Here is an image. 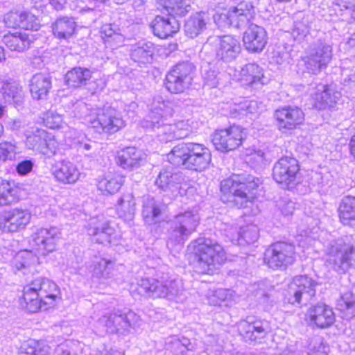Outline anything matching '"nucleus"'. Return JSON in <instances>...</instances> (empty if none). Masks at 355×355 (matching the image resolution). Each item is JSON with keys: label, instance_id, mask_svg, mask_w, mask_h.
Wrapping results in <instances>:
<instances>
[{"label": "nucleus", "instance_id": "f257e3e1", "mask_svg": "<svg viewBox=\"0 0 355 355\" xmlns=\"http://www.w3.org/2000/svg\"><path fill=\"white\" fill-rule=\"evenodd\" d=\"M21 304L29 312L46 311L55 305L60 297V289L53 281L37 277L24 287Z\"/></svg>", "mask_w": 355, "mask_h": 355}, {"label": "nucleus", "instance_id": "f03ea898", "mask_svg": "<svg viewBox=\"0 0 355 355\" xmlns=\"http://www.w3.org/2000/svg\"><path fill=\"white\" fill-rule=\"evenodd\" d=\"M168 161L175 166L202 171L211 162L210 150L196 142H182L175 146L167 155Z\"/></svg>", "mask_w": 355, "mask_h": 355}, {"label": "nucleus", "instance_id": "7ed1b4c3", "mask_svg": "<svg viewBox=\"0 0 355 355\" xmlns=\"http://www.w3.org/2000/svg\"><path fill=\"white\" fill-rule=\"evenodd\" d=\"M139 291L147 297L164 298L182 302L186 299V292L181 280L168 274H157L155 277L141 278L138 282Z\"/></svg>", "mask_w": 355, "mask_h": 355}, {"label": "nucleus", "instance_id": "20e7f679", "mask_svg": "<svg viewBox=\"0 0 355 355\" xmlns=\"http://www.w3.org/2000/svg\"><path fill=\"white\" fill-rule=\"evenodd\" d=\"M261 184L259 178L250 174L233 175L220 183L221 200L239 208L245 207L252 198L251 193Z\"/></svg>", "mask_w": 355, "mask_h": 355}, {"label": "nucleus", "instance_id": "39448f33", "mask_svg": "<svg viewBox=\"0 0 355 355\" xmlns=\"http://www.w3.org/2000/svg\"><path fill=\"white\" fill-rule=\"evenodd\" d=\"M193 254V264L198 273L209 274L213 272L216 264L225 260L223 247L209 238L199 237L188 246Z\"/></svg>", "mask_w": 355, "mask_h": 355}, {"label": "nucleus", "instance_id": "423d86ee", "mask_svg": "<svg viewBox=\"0 0 355 355\" xmlns=\"http://www.w3.org/2000/svg\"><path fill=\"white\" fill-rule=\"evenodd\" d=\"M168 12L166 16L155 17L152 21L151 28L155 35L164 39L173 36L178 33L180 24L177 16L186 15L191 10L189 0H156Z\"/></svg>", "mask_w": 355, "mask_h": 355}, {"label": "nucleus", "instance_id": "0eeeda50", "mask_svg": "<svg viewBox=\"0 0 355 355\" xmlns=\"http://www.w3.org/2000/svg\"><path fill=\"white\" fill-rule=\"evenodd\" d=\"M139 315L132 310L114 309L101 317L96 322L97 328L111 334L127 335L131 329L141 325Z\"/></svg>", "mask_w": 355, "mask_h": 355}, {"label": "nucleus", "instance_id": "6e6552de", "mask_svg": "<svg viewBox=\"0 0 355 355\" xmlns=\"http://www.w3.org/2000/svg\"><path fill=\"white\" fill-rule=\"evenodd\" d=\"M326 264L338 275H345L355 269V247L342 239L329 244L326 250Z\"/></svg>", "mask_w": 355, "mask_h": 355}, {"label": "nucleus", "instance_id": "1a4fd4ad", "mask_svg": "<svg viewBox=\"0 0 355 355\" xmlns=\"http://www.w3.org/2000/svg\"><path fill=\"white\" fill-rule=\"evenodd\" d=\"M332 58L331 41L327 37H320L309 46L302 60L308 72L316 75L328 67Z\"/></svg>", "mask_w": 355, "mask_h": 355}, {"label": "nucleus", "instance_id": "9d476101", "mask_svg": "<svg viewBox=\"0 0 355 355\" xmlns=\"http://www.w3.org/2000/svg\"><path fill=\"white\" fill-rule=\"evenodd\" d=\"M199 223L198 215L191 211L177 214L168 222V243L182 245L196 231Z\"/></svg>", "mask_w": 355, "mask_h": 355}, {"label": "nucleus", "instance_id": "9b49d317", "mask_svg": "<svg viewBox=\"0 0 355 355\" xmlns=\"http://www.w3.org/2000/svg\"><path fill=\"white\" fill-rule=\"evenodd\" d=\"M316 281L306 275L296 276L288 286L286 300L293 305H306L315 295Z\"/></svg>", "mask_w": 355, "mask_h": 355}, {"label": "nucleus", "instance_id": "f8f14e48", "mask_svg": "<svg viewBox=\"0 0 355 355\" xmlns=\"http://www.w3.org/2000/svg\"><path fill=\"white\" fill-rule=\"evenodd\" d=\"M195 70L191 62H179L166 76V88L173 94L183 92L191 85Z\"/></svg>", "mask_w": 355, "mask_h": 355}, {"label": "nucleus", "instance_id": "ddd939ff", "mask_svg": "<svg viewBox=\"0 0 355 355\" xmlns=\"http://www.w3.org/2000/svg\"><path fill=\"white\" fill-rule=\"evenodd\" d=\"M211 46L215 49L216 59L225 62L233 61L241 52L239 41L231 35L209 37L203 49L207 50Z\"/></svg>", "mask_w": 355, "mask_h": 355}, {"label": "nucleus", "instance_id": "4468645a", "mask_svg": "<svg viewBox=\"0 0 355 355\" xmlns=\"http://www.w3.org/2000/svg\"><path fill=\"white\" fill-rule=\"evenodd\" d=\"M92 127L98 133L113 134L125 126L121 114L115 108L104 106L96 110V117L89 119Z\"/></svg>", "mask_w": 355, "mask_h": 355}, {"label": "nucleus", "instance_id": "2eb2a0df", "mask_svg": "<svg viewBox=\"0 0 355 355\" xmlns=\"http://www.w3.org/2000/svg\"><path fill=\"white\" fill-rule=\"evenodd\" d=\"M173 115L171 103L158 95L153 98L148 114L143 122V126L153 130L169 121Z\"/></svg>", "mask_w": 355, "mask_h": 355}, {"label": "nucleus", "instance_id": "dca6fc26", "mask_svg": "<svg viewBox=\"0 0 355 355\" xmlns=\"http://www.w3.org/2000/svg\"><path fill=\"white\" fill-rule=\"evenodd\" d=\"M295 247L279 242L271 245L264 253V262L272 269L286 267L294 261Z\"/></svg>", "mask_w": 355, "mask_h": 355}, {"label": "nucleus", "instance_id": "f3484780", "mask_svg": "<svg viewBox=\"0 0 355 355\" xmlns=\"http://www.w3.org/2000/svg\"><path fill=\"white\" fill-rule=\"evenodd\" d=\"M245 137L243 129L239 125L217 130L212 136V143L216 150L228 152L238 148Z\"/></svg>", "mask_w": 355, "mask_h": 355}, {"label": "nucleus", "instance_id": "a211bd4d", "mask_svg": "<svg viewBox=\"0 0 355 355\" xmlns=\"http://www.w3.org/2000/svg\"><path fill=\"white\" fill-rule=\"evenodd\" d=\"M299 171L298 161L294 157L286 156L280 158L273 166L272 177L277 183L290 188L295 184Z\"/></svg>", "mask_w": 355, "mask_h": 355}, {"label": "nucleus", "instance_id": "6ab92c4d", "mask_svg": "<svg viewBox=\"0 0 355 355\" xmlns=\"http://www.w3.org/2000/svg\"><path fill=\"white\" fill-rule=\"evenodd\" d=\"M26 147L36 153L50 156L55 153L58 144L53 136L46 130L37 128L26 134Z\"/></svg>", "mask_w": 355, "mask_h": 355}, {"label": "nucleus", "instance_id": "aec40b11", "mask_svg": "<svg viewBox=\"0 0 355 355\" xmlns=\"http://www.w3.org/2000/svg\"><path fill=\"white\" fill-rule=\"evenodd\" d=\"M86 230L87 234L95 243L107 245L115 239V229L103 216L91 218Z\"/></svg>", "mask_w": 355, "mask_h": 355}, {"label": "nucleus", "instance_id": "412c9836", "mask_svg": "<svg viewBox=\"0 0 355 355\" xmlns=\"http://www.w3.org/2000/svg\"><path fill=\"white\" fill-rule=\"evenodd\" d=\"M278 129L283 133L295 129L304 119L303 111L298 107L285 106L275 112Z\"/></svg>", "mask_w": 355, "mask_h": 355}, {"label": "nucleus", "instance_id": "4be33fe9", "mask_svg": "<svg viewBox=\"0 0 355 355\" xmlns=\"http://www.w3.org/2000/svg\"><path fill=\"white\" fill-rule=\"evenodd\" d=\"M60 235V230L55 227L40 228L33 235V245L40 254L45 255L55 249Z\"/></svg>", "mask_w": 355, "mask_h": 355}, {"label": "nucleus", "instance_id": "5701e85b", "mask_svg": "<svg viewBox=\"0 0 355 355\" xmlns=\"http://www.w3.org/2000/svg\"><path fill=\"white\" fill-rule=\"evenodd\" d=\"M243 41L245 49L251 52H261L268 42L265 28L252 24L245 31Z\"/></svg>", "mask_w": 355, "mask_h": 355}, {"label": "nucleus", "instance_id": "b1692460", "mask_svg": "<svg viewBox=\"0 0 355 355\" xmlns=\"http://www.w3.org/2000/svg\"><path fill=\"white\" fill-rule=\"evenodd\" d=\"M341 94L331 86L319 85L313 96V105L320 110L333 108L340 98Z\"/></svg>", "mask_w": 355, "mask_h": 355}, {"label": "nucleus", "instance_id": "393cba45", "mask_svg": "<svg viewBox=\"0 0 355 355\" xmlns=\"http://www.w3.org/2000/svg\"><path fill=\"white\" fill-rule=\"evenodd\" d=\"M31 214L25 209H13L6 211L3 216L4 230L15 232L24 229L30 222Z\"/></svg>", "mask_w": 355, "mask_h": 355}, {"label": "nucleus", "instance_id": "a878e982", "mask_svg": "<svg viewBox=\"0 0 355 355\" xmlns=\"http://www.w3.org/2000/svg\"><path fill=\"white\" fill-rule=\"evenodd\" d=\"M308 315L311 322L318 328L330 327L335 322V314L332 309L323 303H318L309 308Z\"/></svg>", "mask_w": 355, "mask_h": 355}, {"label": "nucleus", "instance_id": "bb28decb", "mask_svg": "<svg viewBox=\"0 0 355 355\" xmlns=\"http://www.w3.org/2000/svg\"><path fill=\"white\" fill-rule=\"evenodd\" d=\"M184 181L182 174L173 168H162L155 182L156 186L164 191L176 192Z\"/></svg>", "mask_w": 355, "mask_h": 355}, {"label": "nucleus", "instance_id": "cd10ccee", "mask_svg": "<svg viewBox=\"0 0 355 355\" xmlns=\"http://www.w3.org/2000/svg\"><path fill=\"white\" fill-rule=\"evenodd\" d=\"M268 329V323L265 320H246L239 324L241 334L252 341L263 338L267 335Z\"/></svg>", "mask_w": 355, "mask_h": 355}, {"label": "nucleus", "instance_id": "c85d7f7f", "mask_svg": "<svg viewBox=\"0 0 355 355\" xmlns=\"http://www.w3.org/2000/svg\"><path fill=\"white\" fill-rule=\"evenodd\" d=\"M51 87V78L49 74L37 73L30 80V92L32 97L36 100L46 99Z\"/></svg>", "mask_w": 355, "mask_h": 355}, {"label": "nucleus", "instance_id": "c756f323", "mask_svg": "<svg viewBox=\"0 0 355 355\" xmlns=\"http://www.w3.org/2000/svg\"><path fill=\"white\" fill-rule=\"evenodd\" d=\"M77 26L75 19L68 16H60L51 24L53 35L58 40H69L74 34Z\"/></svg>", "mask_w": 355, "mask_h": 355}, {"label": "nucleus", "instance_id": "7c9ffc66", "mask_svg": "<svg viewBox=\"0 0 355 355\" xmlns=\"http://www.w3.org/2000/svg\"><path fill=\"white\" fill-rule=\"evenodd\" d=\"M53 174L58 181L64 184L75 183L80 176L76 166L72 162L66 160L55 164Z\"/></svg>", "mask_w": 355, "mask_h": 355}, {"label": "nucleus", "instance_id": "2f4dec72", "mask_svg": "<svg viewBox=\"0 0 355 355\" xmlns=\"http://www.w3.org/2000/svg\"><path fill=\"white\" fill-rule=\"evenodd\" d=\"M154 45L150 42L141 41L132 46L131 59L139 66L150 63L154 54Z\"/></svg>", "mask_w": 355, "mask_h": 355}, {"label": "nucleus", "instance_id": "473e14b6", "mask_svg": "<svg viewBox=\"0 0 355 355\" xmlns=\"http://www.w3.org/2000/svg\"><path fill=\"white\" fill-rule=\"evenodd\" d=\"M2 42L11 51L24 52L31 48L33 36L24 33H8L3 36Z\"/></svg>", "mask_w": 355, "mask_h": 355}, {"label": "nucleus", "instance_id": "72a5a7b5", "mask_svg": "<svg viewBox=\"0 0 355 355\" xmlns=\"http://www.w3.org/2000/svg\"><path fill=\"white\" fill-rule=\"evenodd\" d=\"M142 156L139 150L135 147H128L119 152L117 164L124 169L132 170L140 166Z\"/></svg>", "mask_w": 355, "mask_h": 355}, {"label": "nucleus", "instance_id": "f704fd0d", "mask_svg": "<svg viewBox=\"0 0 355 355\" xmlns=\"http://www.w3.org/2000/svg\"><path fill=\"white\" fill-rule=\"evenodd\" d=\"M92 74V71L88 68L76 67L67 72L64 82L70 88H78L87 84Z\"/></svg>", "mask_w": 355, "mask_h": 355}, {"label": "nucleus", "instance_id": "c9c22d12", "mask_svg": "<svg viewBox=\"0 0 355 355\" xmlns=\"http://www.w3.org/2000/svg\"><path fill=\"white\" fill-rule=\"evenodd\" d=\"M208 21L206 12H200L191 15L185 22L184 29L187 36L194 38L205 29Z\"/></svg>", "mask_w": 355, "mask_h": 355}, {"label": "nucleus", "instance_id": "e433bc0d", "mask_svg": "<svg viewBox=\"0 0 355 355\" xmlns=\"http://www.w3.org/2000/svg\"><path fill=\"white\" fill-rule=\"evenodd\" d=\"M0 92L6 103L14 105L16 107L21 105L24 102L22 87L17 83H5Z\"/></svg>", "mask_w": 355, "mask_h": 355}, {"label": "nucleus", "instance_id": "4c0bfd02", "mask_svg": "<svg viewBox=\"0 0 355 355\" xmlns=\"http://www.w3.org/2000/svg\"><path fill=\"white\" fill-rule=\"evenodd\" d=\"M165 208L164 204L157 201L154 198L147 196L144 199L142 216L148 224L156 223V218L161 214L162 211Z\"/></svg>", "mask_w": 355, "mask_h": 355}, {"label": "nucleus", "instance_id": "58836bf2", "mask_svg": "<svg viewBox=\"0 0 355 355\" xmlns=\"http://www.w3.org/2000/svg\"><path fill=\"white\" fill-rule=\"evenodd\" d=\"M135 205L132 193H123L117 200L116 212L118 216L124 220H132L135 212Z\"/></svg>", "mask_w": 355, "mask_h": 355}, {"label": "nucleus", "instance_id": "ea45409f", "mask_svg": "<svg viewBox=\"0 0 355 355\" xmlns=\"http://www.w3.org/2000/svg\"><path fill=\"white\" fill-rule=\"evenodd\" d=\"M338 212L344 225H355V197H345L340 204Z\"/></svg>", "mask_w": 355, "mask_h": 355}, {"label": "nucleus", "instance_id": "a19ab883", "mask_svg": "<svg viewBox=\"0 0 355 355\" xmlns=\"http://www.w3.org/2000/svg\"><path fill=\"white\" fill-rule=\"evenodd\" d=\"M123 183V177L116 173H107L98 181V187L100 190L113 194L116 193Z\"/></svg>", "mask_w": 355, "mask_h": 355}, {"label": "nucleus", "instance_id": "79ce46f5", "mask_svg": "<svg viewBox=\"0 0 355 355\" xmlns=\"http://www.w3.org/2000/svg\"><path fill=\"white\" fill-rule=\"evenodd\" d=\"M231 8L241 28L245 26L255 13L254 7L250 1H243L237 6Z\"/></svg>", "mask_w": 355, "mask_h": 355}, {"label": "nucleus", "instance_id": "37998d69", "mask_svg": "<svg viewBox=\"0 0 355 355\" xmlns=\"http://www.w3.org/2000/svg\"><path fill=\"white\" fill-rule=\"evenodd\" d=\"M19 199V189L9 182H0V206H6Z\"/></svg>", "mask_w": 355, "mask_h": 355}, {"label": "nucleus", "instance_id": "c03bdc74", "mask_svg": "<svg viewBox=\"0 0 355 355\" xmlns=\"http://www.w3.org/2000/svg\"><path fill=\"white\" fill-rule=\"evenodd\" d=\"M241 76L243 80L248 85L257 83L263 84V74L262 69L255 63H248L241 69Z\"/></svg>", "mask_w": 355, "mask_h": 355}, {"label": "nucleus", "instance_id": "a18cd8bd", "mask_svg": "<svg viewBox=\"0 0 355 355\" xmlns=\"http://www.w3.org/2000/svg\"><path fill=\"white\" fill-rule=\"evenodd\" d=\"M213 19L216 24L220 28L232 26L237 28H241L239 21L235 18V14H234L231 8L216 12L214 15Z\"/></svg>", "mask_w": 355, "mask_h": 355}, {"label": "nucleus", "instance_id": "49530a36", "mask_svg": "<svg viewBox=\"0 0 355 355\" xmlns=\"http://www.w3.org/2000/svg\"><path fill=\"white\" fill-rule=\"evenodd\" d=\"M310 29L309 17V16H304L300 19L295 21L291 35L295 40L301 42L309 34Z\"/></svg>", "mask_w": 355, "mask_h": 355}, {"label": "nucleus", "instance_id": "de8ad7c7", "mask_svg": "<svg viewBox=\"0 0 355 355\" xmlns=\"http://www.w3.org/2000/svg\"><path fill=\"white\" fill-rule=\"evenodd\" d=\"M337 306L340 311L351 318L355 317V294L351 291L343 293L338 300Z\"/></svg>", "mask_w": 355, "mask_h": 355}, {"label": "nucleus", "instance_id": "09e8293b", "mask_svg": "<svg viewBox=\"0 0 355 355\" xmlns=\"http://www.w3.org/2000/svg\"><path fill=\"white\" fill-rule=\"evenodd\" d=\"M259 236V229L257 225L250 224L240 228V242L242 245L244 243L251 244L257 241Z\"/></svg>", "mask_w": 355, "mask_h": 355}, {"label": "nucleus", "instance_id": "8fccbe9b", "mask_svg": "<svg viewBox=\"0 0 355 355\" xmlns=\"http://www.w3.org/2000/svg\"><path fill=\"white\" fill-rule=\"evenodd\" d=\"M114 262L111 260L101 259L94 263V275L98 278H108L112 272Z\"/></svg>", "mask_w": 355, "mask_h": 355}, {"label": "nucleus", "instance_id": "3c124183", "mask_svg": "<svg viewBox=\"0 0 355 355\" xmlns=\"http://www.w3.org/2000/svg\"><path fill=\"white\" fill-rule=\"evenodd\" d=\"M19 355H49V347H41L35 340H29L21 346Z\"/></svg>", "mask_w": 355, "mask_h": 355}, {"label": "nucleus", "instance_id": "603ef678", "mask_svg": "<svg viewBox=\"0 0 355 355\" xmlns=\"http://www.w3.org/2000/svg\"><path fill=\"white\" fill-rule=\"evenodd\" d=\"M32 259L33 257L30 251H21L15 255L13 259V267L18 271L26 270L30 268Z\"/></svg>", "mask_w": 355, "mask_h": 355}, {"label": "nucleus", "instance_id": "864d4df0", "mask_svg": "<svg viewBox=\"0 0 355 355\" xmlns=\"http://www.w3.org/2000/svg\"><path fill=\"white\" fill-rule=\"evenodd\" d=\"M175 129V127L173 126V124L169 123L168 121L165 124L161 125L154 131L156 132L157 137L160 141L167 143L176 139Z\"/></svg>", "mask_w": 355, "mask_h": 355}, {"label": "nucleus", "instance_id": "5fc2aeb1", "mask_svg": "<svg viewBox=\"0 0 355 355\" xmlns=\"http://www.w3.org/2000/svg\"><path fill=\"white\" fill-rule=\"evenodd\" d=\"M43 119L46 126L51 129L60 128L63 121L62 115L53 110L47 111L44 114Z\"/></svg>", "mask_w": 355, "mask_h": 355}, {"label": "nucleus", "instance_id": "6e6d98bb", "mask_svg": "<svg viewBox=\"0 0 355 355\" xmlns=\"http://www.w3.org/2000/svg\"><path fill=\"white\" fill-rule=\"evenodd\" d=\"M172 345L175 353L180 352L182 355H185L187 352L195 349L194 344L191 343L190 340L185 337L174 340L172 342Z\"/></svg>", "mask_w": 355, "mask_h": 355}, {"label": "nucleus", "instance_id": "4d7b16f0", "mask_svg": "<svg viewBox=\"0 0 355 355\" xmlns=\"http://www.w3.org/2000/svg\"><path fill=\"white\" fill-rule=\"evenodd\" d=\"M101 33L109 39L116 40L119 42H123V37L121 33V29L114 24H105L101 28Z\"/></svg>", "mask_w": 355, "mask_h": 355}, {"label": "nucleus", "instance_id": "13d9d810", "mask_svg": "<svg viewBox=\"0 0 355 355\" xmlns=\"http://www.w3.org/2000/svg\"><path fill=\"white\" fill-rule=\"evenodd\" d=\"M20 27L26 30L37 31L39 28V22L35 15L28 12H21Z\"/></svg>", "mask_w": 355, "mask_h": 355}, {"label": "nucleus", "instance_id": "bf43d9fd", "mask_svg": "<svg viewBox=\"0 0 355 355\" xmlns=\"http://www.w3.org/2000/svg\"><path fill=\"white\" fill-rule=\"evenodd\" d=\"M16 147L10 142L0 144V159L3 161L12 160L15 158Z\"/></svg>", "mask_w": 355, "mask_h": 355}, {"label": "nucleus", "instance_id": "052dcab7", "mask_svg": "<svg viewBox=\"0 0 355 355\" xmlns=\"http://www.w3.org/2000/svg\"><path fill=\"white\" fill-rule=\"evenodd\" d=\"M277 207L284 215L289 216L293 214L295 209V204L293 201L284 197L281 198L277 202Z\"/></svg>", "mask_w": 355, "mask_h": 355}, {"label": "nucleus", "instance_id": "680f3d73", "mask_svg": "<svg viewBox=\"0 0 355 355\" xmlns=\"http://www.w3.org/2000/svg\"><path fill=\"white\" fill-rule=\"evenodd\" d=\"M228 291L223 288H218L214 291L209 297V303L214 306H220L223 302H225L228 297Z\"/></svg>", "mask_w": 355, "mask_h": 355}, {"label": "nucleus", "instance_id": "e2e57ef3", "mask_svg": "<svg viewBox=\"0 0 355 355\" xmlns=\"http://www.w3.org/2000/svg\"><path fill=\"white\" fill-rule=\"evenodd\" d=\"M21 12H9L4 16L5 24L9 28L20 27Z\"/></svg>", "mask_w": 355, "mask_h": 355}, {"label": "nucleus", "instance_id": "0e129e2a", "mask_svg": "<svg viewBox=\"0 0 355 355\" xmlns=\"http://www.w3.org/2000/svg\"><path fill=\"white\" fill-rule=\"evenodd\" d=\"M334 3L340 11H347L354 17L355 14V0H334Z\"/></svg>", "mask_w": 355, "mask_h": 355}, {"label": "nucleus", "instance_id": "69168bd1", "mask_svg": "<svg viewBox=\"0 0 355 355\" xmlns=\"http://www.w3.org/2000/svg\"><path fill=\"white\" fill-rule=\"evenodd\" d=\"M173 126L175 127L176 139H184L189 136L191 132L189 125L187 121H178L174 123Z\"/></svg>", "mask_w": 355, "mask_h": 355}, {"label": "nucleus", "instance_id": "338daca9", "mask_svg": "<svg viewBox=\"0 0 355 355\" xmlns=\"http://www.w3.org/2000/svg\"><path fill=\"white\" fill-rule=\"evenodd\" d=\"M204 83L205 85L216 87L218 83V71L214 69H209L205 71L203 74Z\"/></svg>", "mask_w": 355, "mask_h": 355}, {"label": "nucleus", "instance_id": "774afa93", "mask_svg": "<svg viewBox=\"0 0 355 355\" xmlns=\"http://www.w3.org/2000/svg\"><path fill=\"white\" fill-rule=\"evenodd\" d=\"M225 236L232 242H240V230L235 225H225L223 229Z\"/></svg>", "mask_w": 355, "mask_h": 355}]
</instances>
